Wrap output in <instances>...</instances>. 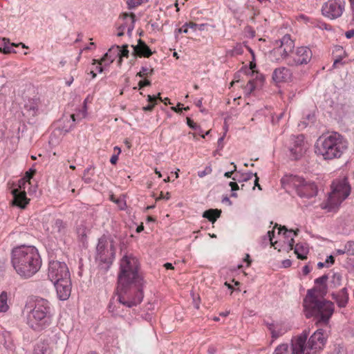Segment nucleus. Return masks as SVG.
Returning a JSON list of instances; mask_svg holds the SVG:
<instances>
[{
    "label": "nucleus",
    "mask_w": 354,
    "mask_h": 354,
    "mask_svg": "<svg viewBox=\"0 0 354 354\" xmlns=\"http://www.w3.org/2000/svg\"><path fill=\"white\" fill-rule=\"evenodd\" d=\"M142 276L139 272V262L132 254H126L120 260L118 277V300L129 308L139 304L144 295Z\"/></svg>",
    "instance_id": "1"
},
{
    "label": "nucleus",
    "mask_w": 354,
    "mask_h": 354,
    "mask_svg": "<svg viewBox=\"0 0 354 354\" xmlns=\"http://www.w3.org/2000/svg\"><path fill=\"white\" fill-rule=\"evenodd\" d=\"M11 263L19 275L30 278L40 269L41 259L35 246L21 245L12 249Z\"/></svg>",
    "instance_id": "2"
},
{
    "label": "nucleus",
    "mask_w": 354,
    "mask_h": 354,
    "mask_svg": "<svg viewBox=\"0 0 354 354\" xmlns=\"http://www.w3.org/2000/svg\"><path fill=\"white\" fill-rule=\"evenodd\" d=\"M26 323L35 332L49 327L53 322V313L50 303L41 297H31L25 305Z\"/></svg>",
    "instance_id": "3"
},
{
    "label": "nucleus",
    "mask_w": 354,
    "mask_h": 354,
    "mask_svg": "<svg viewBox=\"0 0 354 354\" xmlns=\"http://www.w3.org/2000/svg\"><path fill=\"white\" fill-rule=\"evenodd\" d=\"M303 306L306 317H313L317 324H327L335 310L334 304L325 299L319 298L315 289L308 290Z\"/></svg>",
    "instance_id": "4"
},
{
    "label": "nucleus",
    "mask_w": 354,
    "mask_h": 354,
    "mask_svg": "<svg viewBox=\"0 0 354 354\" xmlns=\"http://www.w3.org/2000/svg\"><path fill=\"white\" fill-rule=\"evenodd\" d=\"M347 140L337 132L321 136L315 145V152L324 160L340 158L347 151Z\"/></svg>",
    "instance_id": "5"
},
{
    "label": "nucleus",
    "mask_w": 354,
    "mask_h": 354,
    "mask_svg": "<svg viewBox=\"0 0 354 354\" xmlns=\"http://www.w3.org/2000/svg\"><path fill=\"white\" fill-rule=\"evenodd\" d=\"M308 336V332L305 330L292 339V354H319L327 340L325 331L322 329L317 330L306 342Z\"/></svg>",
    "instance_id": "6"
},
{
    "label": "nucleus",
    "mask_w": 354,
    "mask_h": 354,
    "mask_svg": "<svg viewBox=\"0 0 354 354\" xmlns=\"http://www.w3.org/2000/svg\"><path fill=\"white\" fill-rule=\"evenodd\" d=\"M351 193V186L346 176H340L333 180L331 192L323 208L331 212L335 210Z\"/></svg>",
    "instance_id": "7"
},
{
    "label": "nucleus",
    "mask_w": 354,
    "mask_h": 354,
    "mask_svg": "<svg viewBox=\"0 0 354 354\" xmlns=\"http://www.w3.org/2000/svg\"><path fill=\"white\" fill-rule=\"evenodd\" d=\"M294 48V41L290 35H286L279 41H276V47L270 51L268 57L274 62L286 61L288 64V60L292 54Z\"/></svg>",
    "instance_id": "8"
},
{
    "label": "nucleus",
    "mask_w": 354,
    "mask_h": 354,
    "mask_svg": "<svg viewBox=\"0 0 354 354\" xmlns=\"http://www.w3.org/2000/svg\"><path fill=\"white\" fill-rule=\"evenodd\" d=\"M115 255L113 241L105 236L99 239L96 247V261L104 264L106 268H109L115 259Z\"/></svg>",
    "instance_id": "9"
},
{
    "label": "nucleus",
    "mask_w": 354,
    "mask_h": 354,
    "mask_svg": "<svg viewBox=\"0 0 354 354\" xmlns=\"http://www.w3.org/2000/svg\"><path fill=\"white\" fill-rule=\"evenodd\" d=\"M289 183L300 198H310L315 196L317 194V188L315 183L306 180L303 177L291 176Z\"/></svg>",
    "instance_id": "10"
},
{
    "label": "nucleus",
    "mask_w": 354,
    "mask_h": 354,
    "mask_svg": "<svg viewBox=\"0 0 354 354\" xmlns=\"http://www.w3.org/2000/svg\"><path fill=\"white\" fill-rule=\"evenodd\" d=\"M345 6V0H328L322 5V14L326 18L334 20L342 17Z\"/></svg>",
    "instance_id": "11"
},
{
    "label": "nucleus",
    "mask_w": 354,
    "mask_h": 354,
    "mask_svg": "<svg viewBox=\"0 0 354 354\" xmlns=\"http://www.w3.org/2000/svg\"><path fill=\"white\" fill-rule=\"evenodd\" d=\"M48 277L53 283L70 277L67 265L64 262L50 261L48 264Z\"/></svg>",
    "instance_id": "12"
},
{
    "label": "nucleus",
    "mask_w": 354,
    "mask_h": 354,
    "mask_svg": "<svg viewBox=\"0 0 354 354\" xmlns=\"http://www.w3.org/2000/svg\"><path fill=\"white\" fill-rule=\"evenodd\" d=\"M127 48V44L122 45V46L118 45L112 46L101 59L102 62H104L105 66H109L113 62L116 58H118V65L120 66L122 63V59L129 57V52Z\"/></svg>",
    "instance_id": "13"
},
{
    "label": "nucleus",
    "mask_w": 354,
    "mask_h": 354,
    "mask_svg": "<svg viewBox=\"0 0 354 354\" xmlns=\"http://www.w3.org/2000/svg\"><path fill=\"white\" fill-rule=\"evenodd\" d=\"M313 57L311 49L308 46L297 47L288 60V65L290 66H298L308 64Z\"/></svg>",
    "instance_id": "14"
},
{
    "label": "nucleus",
    "mask_w": 354,
    "mask_h": 354,
    "mask_svg": "<svg viewBox=\"0 0 354 354\" xmlns=\"http://www.w3.org/2000/svg\"><path fill=\"white\" fill-rule=\"evenodd\" d=\"M288 149L290 156L294 160H298L303 156L308 149V145L304 135L292 136L289 140Z\"/></svg>",
    "instance_id": "15"
},
{
    "label": "nucleus",
    "mask_w": 354,
    "mask_h": 354,
    "mask_svg": "<svg viewBox=\"0 0 354 354\" xmlns=\"http://www.w3.org/2000/svg\"><path fill=\"white\" fill-rule=\"evenodd\" d=\"M46 230L57 240L64 241L68 234L67 225L61 219H52L44 225Z\"/></svg>",
    "instance_id": "16"
},
{
    "label": "nucleus",
    "mask_w": 354,
    "mask_h": 354,
    "mask_svg": "<svg viewBox=\"0 0 354 354\" xmlns=\"http://www.w3.org/2000/svg\"><path fill=\"white\" fill-rule=\"evenodd\" d=\"M30 183L26 180L21 178L18 180L17 187L12 190V194L14 198L15 204L21 208H24L28 203V199L26 197V188Z\"/></svg>",
    "instance_id": "17"
},
{
    "label": "nucleus",
    "mask_w": 354,
    "mask_h": 354,
    "mask_svg": "<svg viewBox=\"0 0 354 354\" xmlns=\"http://www.w3.org/2000/svg\"><path fill=\"white\" fill-rule=\"evenodd\" d=\"M86 103L87 99H85L84 101L82 109L80 110L76 114H72L69 117H66V118L62 119L64 125L62 127V130L63 131L68 133L74 128L75 122L76 121L75 117L77 118V120H81L86 118L87 115Z\"/></svg>",
    "instance_id": "18"
},
{
    "label": "nucleus",
    "mask_w": 354,
    "mask_h": 354,
    "mask_svg": "<svg viewBox=\"0 0 354 354\" xmlns=\"http://www.w3.org/2000/svg\"><path fill=\"white\" fill-rule=\"evenodd\" d=\"M24 109L30 116H35L43 109V104L39 97L36 95L24 100Z\"/></svg>",
    "instance_id": "19"
},
{
    "label": "nucleus",
    "mask_w": 354,
    "mask_h": 354,
    "mask_svg": "<svg viewBox=\"0 0 354 354\" xmlns=\"http://www.w3.org/2000/svg\"><path fill=\"white\" fill-rule=\"evenodd\" d=\"M58 298L62 301L66 300L71 295V277L58 282L53 283Z\"/></svg>",
    "instance_id": "20"
},
{
    "label": "nucleus",
    "mask_w": 354,
    "mask_h": 354,
    "mask_svg": "<svg viewBox=\"0 0 354 354\" xmlns=\"http://www.w3.org/2000/svg\"><path fill=\"white\" fill-rule=\"evenodd\" d=\"M292 77L291 71L284 66L279 67L273 71L272 79L276 82L290 81Z\"/></svg>",
    "instance_id": "21"
},
{
    "label": "nucleus",
    "mask_w": 354,
    "mask_h": 354,
    "mask_svg": "<svg viewBox=\"0 0 354 354\" xmlns=\"http://www.w3.org/2000/svg\"><path fill=\"white\" fill-rule=\"evenodd\" d=\"M121 19L122 23L120 25L119 29L127 30V33L130 35L134 29L135 15L124 13L121 17Z\"/></svg>",
    "instance_id": "22"
},
{
    "label": "nucleus",
    "mask_w": 354,
    "mask_h": 354,
    "mask_svg": "<svg viewBox=\"0 0 354 354\" xmlns=\"http://www.w3.org/2000/svg\"><path fill=\"white\" fill-rule=\"evenodd\" d=\"M133 54L139 57H149L152 55V52L149 46L141 39H139L138 44L132 45Z\"/></svg>",
    "instance_id": "23"
},
{
    "label": "nucleus",
    "mask_w": 354,
    "mask_h": 354,
    "mask_svg": "<svg viewBox=\"0 0 354 354\" xmlns=\"http://www.w3.org/2000/svg\"><path fill=\"white\" fill-rule=\"evenodd\" d=\"M333 299L339 308H344L348 301V293L346 288H343L339 292L332 294Z\"/></svg>",
    "instance_id": "24"
},
{
    "label": "nucleus",
    "mask_w": 354,
    "mask_h": 354,
    "mask_svg": "<svg viewBox=\"0 0 354 354\" xmlns=\"http://www.w3.org/2000/svg\"><path fill=\"white\" fill-rule=\"evenodd\" d=\"M283 232V234L284 236V238L287 239V243L290 247V250L293 249L294 245V238L297 235V232H299V230H297L296 231L294 230H288L284 226L280 227L279 228V234H281Z\"/></svg>",
    "instance_id": "25"
},
{
    "label": "nucleus",
    "mask_w": 354,
    "mask_h": 354,
    "mask_svg": "<svg viewBox=\"0 0 354 354\" xmlns=\"http://www.w3.org/2000/svg\"><path fill=\"white\" fill-rule=\"evenodd\" d=\"M266 326L270 331L273 339L278 338L285 333V330L283 328L282 325L279 322H266Z\"/></svg>",
    "instance_id": "26"
},
{
    "label": "nucleus",
    "mask_w": 354,
    "mask_h": 354,
    "mask_svg": "<svg viewBox=\"0 0 354 354\" xmlns=\"http://www.w3.org/2000/svg\"><path fill=\"white\" fill-rule=\"evenodd\" d=\"M17 46L15 43H10L9 39L2 38L0 39V52L4 54H9L11 53H16L14 47Z\"/></svg>",
    "instance_id": "27"
},
{
    "label": "nucleus",
    "mask_w": 354,
    "mask_h": 354,
    "mask_svg": "<svg viewBox=\"0 0 354 354\" xmlns=\"http://www.w3.org/2000/svg\"><path fill=\"white\" fill-rule=\"evenodd\" d=\"M294 250L298 259L304 260L307 258L308 247L306 243H299L296 244Z\"/></svg>",
    "instance_id": "28"
},
{
    "label": "nucleus",
    "mask_w": 354,
    "mask_h": 354,
    "mask_svg": "<svg viewBox=\"0 0 354 354\" xmlns=\"http://www.w3.org/2000/svg\"><path fill=\"white\" fill-rule=\"evenodd\" d=\"M51 349L46 342H39L35 346L33 354H51Z\"/></svg>",
    "instance_id": "29"
},
{
    "label": "nucleus",
    "mask_w": 354,
    "mask_h": 354,
    "mask_svg": "<svg viewBox=\"0 0 354 354\" xmlns=\"http://www.w3.org/2000/svg\"><path fill=\"white\" fill-rule=\"evenodd\" d=\"M254 174L251 171L246 173H241V171H236L232 176V180L237 181L238 183L246 182L250 180L253 177Z\"/></svg>",
    "instance_id": "30"
},
{
    "label": "nucleus",
    "mask_w": 354,
    "mask_h": 354,
    "mask_svg": "<svg viewBox=\"0 0 354 354\" xmlns=\"http://www.w3.org/2000/svg\"><path fill=\"white\" fill-rule=\"evenodd\" d=\"M8 300V293L6 291H3L0 294V313H6L9 310Z\"/></svg>",
    "instance_id": "31"
},
{
    "label": "nucleus",
    "mask_w": 354,
    "mask_h": 354,
    "mask_svg": "<svg viewBox=\"0 0 354 354\" xmlns=\"http://www.w3.org/2000/svg\"><path fill=\"white\" fill-rule=\"evenodd\" d=\"M221 212L217 209H209L204 212L203 216L214 223L220 216Z\"/></svg>",
    "instance_id": "32"
},
{
    "label": "nucleus",
    "mask_w": 354,
    "mask_h": 354,
    "mask_svg": "<svg viewBox=\"0 0 354 354\" xmlns=\"http://www.w3.org/2000/svg\"><path fill=\"white\" fill-rule=\"evenodd\" d=\"M342 276L339 272H334L330 279V286L333 288H337L342 283Z\"/></svg>",
    "instance_id": "33"
},
{
    "label": "nucleus",
    "mask_w": 354,
    "mask_h": 354,
    "mask_svg": "<svg viewBox=\"0 0 354 354\" xmlns=\"http://www.w3.org/2000/svg\"><path fill=\"white\" fill-rule=\"evenodd\" d=\"M243 53V45L242 44H236L232 50L227 51V54L230 56H236Z\"/></svg>",
    "instance_id": "34"
},
{
    "label": "nucleus",
    "mask_w": 354,
    "mask_h": 354,
    "mask_svg": "<svg viewBox=\"0 0 354 354\" xmlns=\"http://www.w3.org/2000/svg\"><path fill=\"white\" fill-rule=\"evenodd\" d=\"M289 346L288 344H281L276 347L273 354H289Z\"/></svg>",
    "instance_id": "35"
},
{
    "label": "nucleus",
    "mask_w": 354,
    "mask_h": 354,
    "mask_svg": "<svg viewBox=\"0 0 354 354\" xmlns=\"http://www.w3.org/2000/svg\"><path fill=\"white\" fill-rule=\"evenodd\" d=\"M147 101L149 102L150 104L144 106L142 108V109L145 111H151L153 110V109L156 104V97L154 95H147Z\"/></svg>",
    "instance_id": "36"
},
{
    "label": "nucleus",
    "mask_w": 354,
    "mask_h": 354,
    "mask_svg": "<svg viewBox=\"0 0 354 354\" xmlns=\"http://www.w3.org/2000/svg\"><path fill=\"white\" fill-rule=\"evenodd\" d=\"M153 69L148 66H142L140 71L137 73V76L140 77H145L148 75H152Z\"/></svg>",
    "instance_id": "37"
},
{
    "label": "nucleus",
    "mask_w": 354,
    "mask_h": 354,
    "mask_svg": "<svg viewBox=\"0 0 354 354\" xmlns=\"http://www.w3.org/2000/svg\"><path fill=\"white\" fill-rule=\"evenodd\" d=\"M344 248L346 251V254L348 256L354 255V241H350L346 242Z\"/></svg>",
    "instance_id": "38"
},
{
    "label": "nucleus",
    "mask_w": 354,
    "mask_h": 354,
    "mask_svg": "<svg viewBox=\"0 0 354 354\" xmlns=\"http://www.w3.org/2000/svg\"><path fill=\"white\" fill-rule=\"evenodd\" d=\"M328 279V277L327 275H326V274L322 275V277H318L317 279H316L315 280V283L317 285L323 286V289L325 290L326 289V283Z\"/></svg>",
    "instance_id": "39"
},
{
    "label": "nucleus",
    "mask_w": 354,
    "mask_h": 354,
    "mask_svg": "<svg viewBox=\"0 0 354 354\" xmlns=\"http://www.w3.org/2000/svg\"><path fill=\"white\" fill-rule=\"evenodd\" d=\"M188 26H189V28L193 29L195 31L197 30H200V31H203L205 30V27L206 26V24H196L194 22H189Z\"/></svg>",
    "instance_id": "40"
},
{
    "label": "nucleus",
    "mask_w": 354,
    "mask_h": 354,
    "mask_svg": "<svg viewBox=\"0 0 354 354\" xmlns=\"http://www.w3.org/2000/svg\"><path fill=\"white\" fill-rule=\"evenodd\" d=\"M91 169V167H87L84 171V174H83V176H82V180L86 183H91L93 182V179H92L91 176H89V171H90Z\"/></svg>",
    "instance_id": "41"
},
{
    "label": "nucleus",
    "mask_w": 354,
    "mask_h": 354,
    "mask_svg": "<svg viewBox=\"0 0 354 354\" xmlns=\"http://www.w3.org/2000/svg\"><path fill=\"white\" fill-rule=\"evenodd\" d=\"M237 183H238L237 181L234 180L233 182H230L229 183V186L231 187V190H232L231 196L233 198H236L238 196L237 194L236 193V191L239 189V187Z\"/></svg>",
    "instance_id": "42"
},
{
    "label": "nucleus",
    "mask_w": 354,
    "mask_h": 354,
    "mask_svg": "<svg viewBox=\"0 0 354 354\" xmlns=\"http://www.w3.org/2000/svg\"><path fill=\"white\" fill-rule=\"evenodd\" d=\"M212 169L211 166H207V167H205V168L203 170L198 171V176L200 178H203L204 176H205L208 174H210L212 173Z\"/></svg>",
    "instance_id": "43"
},
{
    "label": "nucleus",
    "mask_w": 354,
    "mask_h": 354,
    "mask_svg": "<svg viewBox=\"0 0 354 354\" xmlns=\"http://www.w3.org/2000/svg\"><path fill=\"white\" fill-rule=\"evenodd\" d=\"M143 3V0H128L127 4L129 8L132 9L138 7Z\"/></svg>",
    "instance_id": "44"
},
{
    "label": "nucleus",
    "mask_w": 354,
    "mask_h": 354,
    "mask_svg": "<svg viewBox=\"0 0 354 354\" xmlns=\"http://www.w3.org/2000/svg\"><path fill=\"white\" fill-rule=\"evenodd\" d=\"M231 165H233V170L230 171H227L224 174V176L226 177V178H232V176L234 175V174L236 173V165L234 163V162H231Z\"/></svg>",
    "instance_id": "45"
},
{
    "label": "nucleus",
    "mask_w": 354,
    "mask_h": 354,
    "mask_svg": "<svg viewBox=\"0 0 354 354\" xmlns=\"http://www.w3.org/2000/svg\"><path fill=\"white\" fill-rule=\"evenodd\" d=\"M34 172V170L30 169L28 171L26 172L24 177L22 178L26 180L28 183H30V180L32 178Z\"/></svg>",
    "instance_id": "46"
},
{
    "label": "nucleus",
    "mask_w": 354,
    "mask_h": 354,
    "mask_svg": "<svg viewBox=\"0 0 354 354\" xmlns=\"http://www.w3.org/2000/svg\"><path fill=\"white\" fill-rule=\"evenodd\" d=\"M334 263H335V259L333 255L328 256L325 261L326 267H329L330 266L333 265Z\"/></svg>",
    "instance_id": "47"
},
{
    "label": "nucleus",
    "mask_w": 354,
    "mask_h": 354,
    "mask_svg": "<svg viewBox=\"0 0 354 354\" xmlns=\"http://www.w3.org/2000/svg\"><path fill=\"white\" fill-rule=\"evenodd\" d=\"M187 124L190 128H192L194 130H197L198 125L191 119L187 118Z\"/></svg>",
    "instance_id": "48"
},
{
    "label": "nucleus",
    "mask_w": 354,
    "mask_h": 354,
    "mask_svg": "<svg viewBox=\"0 0 354 354\" xmlns=\"http://www.w3.org/2000/svg\"><path fill=\"white\" fill-rule=\"evenodd\" d=\"M151 84V82L148 80H145L143 81H140L138 83L139 88L141 89L144 86H149Z\"/></svg>",
    "instance_id": "49"
},
{
    "label": "nucleus",
    "mask_w": 354,
    "mask_h": 354,
    "mask_svg": "<svg viewBox=\"0 0 354 354\" xmlns=\"http://www.w3.org/2000/svg\"><path fill=\"white\" fill-rule=\"evenodd\" d=\"M94 62H93V64H96V66H95V70L98 72V73H102L103 71V68L102 66V64L103 62H102V61L100 62H97V61L95 59L93 60Z\"/></svg>",
    "instance_id": "50"
},
{
    "label": "nucleus",
    "mask_w": 354,
    "mask_h": 354,
    "mask_svg": "<svg viewBox=\"0 0 354 354\" xmlns=\"http://www.w3.org/2000/svg\"><path fill=\"white\" fill-rule=\"evenodd\" d=\"M274 230L268 231V233H267V235L268 236V239H269V241L270 242V244L272 246H274V245L277 243V242H274V243L272 242V238L274 236Z\"/></svg>",
    "instance_id": "51"
},
{
    "label": "nucleus",
    "mask_w": 354,
    "mask_h": 354,
    "mask_svg": "<svg viewBox=\"0 0 354 354\" xmlns=\"http://www.w3.org/2000/svg\"><path fill=\"white\" fill-rule=\"evenodd\" d=\"M188 25H189V23H186L185 24H184L180 28L178 29V32H183V33H187L188 28H189V26Z\"/></svg>",
    "instance_id": "52"
},
{
    "label": "nucleus",
    "mask_w": 354,
    "mask_h": 354,
    "mask_svg": "<svg viewBox=\"0 0 354 354\" xmlns=\"http://www.w3.org/2000/svg\"><path fill=\"white\" fill-rule=\"evenodd\" d=\"M312 270V268L309 265H306L303 267L302 272L304 275L308 274Z\"/></svg>",
    "instance_id": "53"
},
{
    "label": "nucleus",
    "mask_w": 354,
    "mask_h": 354,
    "mask_svg": "<svg viewBox=\"0 0 354 354\" xmlns=\"http://www.w3.org/2000/svg\"><path fill=\"white\" fill-rule=\"evenodd\" d=\"M169 198H170L169 192H167L165 194H164L162 192H161L160 196L156 199V201L160 200V199L169 200Z\"/></svg>",
    "instance_id": "54"
},
{
    "label": "nucleus",
    "mask_w": 354,
    "mask_h": 354,
    "mask_svg": "<svg viewBox=\"0 0 354 354\" xmlns=\"http://www.w3.org/2000/svg\"><path fill=\"white\" fill-rule=\"evenodd\" d=\"M347 39H351L354 37V29L349 30L345 32Z\"/></svg>",
    "instance_id": "55"
},
{
    "label": "nucleus",
    "mask_w": 354,
    "mask_h": 354,
    "mask_svg": "<svg viewBox=\"0 0 354 354\" xmlns=\"http://www.w3.org/2000/svg\"><path fill=\"white\" fill-rule=\"evenodd\" d=\"M118 154H114V155H113V156L111 157L110 162H111L112 165H115V164H116V162H118Z\"/></svg>",
    "instance_id": "56"
},
{
    "label": "nucleus",
    "mask_w": 354,
    "mask_h": 354,
    "mask_svg": "<svg viewBox=\"0 0 354 354\" xmlns=\"http://www.w3.org/2000/svg\"><path fill=\"white\" fill-rule=\"evenodd\" d=\"M253 176H255L254 180V187H257L259 189H261V185L259 184V177L257 176V173L254 174Z\"/></svg>",
    "instance_id": "57"
},
{
    "label": "nucleus",
    "mask_w": 354,
    "mask_h": 354,
    "mask_svg": "<svg viewBox=\"0 0 354 354\" xmlns=\"http://www.w3.org/2000/svg\"><path fill=\"white\" fill-rule=\"evenodd\" d=\"M335 254L336 255H342L346 254V251L344 250V248L343 249H337L335 251Z\"/></svg>",
    "instance_id": "58"
},
{
    "label": "nucleus",
    "mask_w": 354,
    "mask_h": 354,
    "mask_svg": "<svg viewBox=\"0 0 354 354\" xmlns=\"http://www.w3.org/2000/svg\"><path fill=\"white\" fill-rule=\"evenodd\" d=\"M180 105H181V104H180V103H178V104H177V106H172L171 109L174 111H175V112H176V113H180V112H181V111H182V109H180Z\"/></svg>",
    "instance_id": "59"
},
{
    "label": "nucleus",
    "mask_w": 354,
    "mask_h": 354,
    "mask_svg": "<svg viewBox=\"0 0 354 354\" xmlns=\"http://www.w3.org/2000/svg\"><path fill=\"white\" fill-rule=\"evenodd\" d=\"M74 81L73 76H71L68 80H66L65 84L67 86H70Z\"/></svg>",
    "instance_id": "60"
},
{
    "label": "nucleus",
    "mask_w": 354,
    "mask_h": 354,
    "mask_svg": "<svg viewBox=\"0 0 354 354\" xmlns=\"http://www.w3.org/2000/svg\"><path fill=\"white\" fill-rule=\"evenodd\" d=\"M224 136H223L222 137L219 138L218 140V147L220 148V149H222L223 147V141L224 140Z\"/></svg>",
    "instance_id": "61"
},
{
    "label": "nucleus",
    "mask_w": 354,
    "mask_h": 354,
    "mask_svg": "<svg viewBox=\"0 0 354 354\" xmlns=\"http://www.w3.org/2000/svg\"><path fill=\"white\" fill-rule=\"evenodd\" d=\"M247 87L250 91L252 92L254 89V82L252 81H250L247 84Z\"/></svg>",
    "instance_id": "62"
},
{
    "label": "nucleus",
    "mask_w": 354,
    "mask_h": 354,
    "mask_svg": "<svg viewBox=\"0 0 354 354\" xmlns=\"http://www.w3.org/2000/svg\"><path fill=\"white\" fill-rule=\"evenodd\" d=\"M282 264L284 268H288L291 266V261L289 259L284 260Z\"/></svg>",
    "instance_id": "63"
},
{
    "label": "nucleus",
    "mask_w": 354,
    "mask_h": 354,
    "mask_svg": "<svg viewBox=\"0 0 354 354\" xmlns=\"http://www.w3.org/2000/svg\"><path fill=\"white\" fill-rule=\"evenodd\" d=\"M339 64H342V58L341 57H339V58L335 59V61L333 62V67H337Z\"/></svg>",
    "instance_id": "64"
}]
</instances>
